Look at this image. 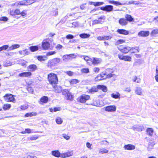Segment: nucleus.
I'll return each mask as SVG.
<instances>
[{"label":"nucleus","mask_w":158,"mask_h":158,"mask_svg":"<svg viewBox=\"0 0 158 158\" xmlns=\"http://www.w3.org/2000/svg\"><path fill=\"white\" fill-rule=\"evenodd\" d=\"M48 78L50 83L52 85L53 84L57 83L58 79L56 74L52 73H50L48 74Z\"/></svg>","instance_id":"f257e3e1"},{"label":"nucleus","mask_w":158,"mask_h":158,"mask_svg":"<svg viewBox=\"0 0 158 158\" xmlns=\"http://www.w3.org/2000/svg\"><path fill=\"white\" fill-rule=\"evenodd\" d=\"M61 62L60 58H55L49 60L47 63V66L48 68H52L53 67L57 65Z\"/></svg>","instance_id":"f03ea898"},{"label":"nucleus","mask_w":158,"mask_h":158,"mask_svg":"<svg viewBox=\"0 0 158 158\" xmlns=\"http://www.w3.org/2000/svg\"><path fill=\"white\" fill-rule=\"evenodd\" d=\"M118 48L119 50L124 53H127L131 50V48L129 46H123L121 45Z\"/></svg>","instance_id":"7ed1b4c3"},{"label":"nucleus","mask_w":158,"mask_h":158,"mask_svg":"<svg viewBox=\"0 0 158 158\" xmlns=\"http://www.w3.org/2000/svg\"><path fill=\"white\" fill-rule=\"evenodd\" d=\"M5 100L7 102H15V99L14 98L13 95L11 94H7L4 97Z\"/></svg>","instance_id":"20e7f679"},{"label":"nucleus","mask_w":158,"mask_h":158,"mask_svg":"<svg viewBox=\"0 0 158 158\" xmlns=\"http://www.w3.org/2000/svg\"><path fill=\"white\" fill-rule=\"evenodd\" d=\"M89 95H83L79 98L77 100L81 103H85L86 100L89 99Z\"/></svg>","instance_id":"39448f33"},{"label":"nucleus","mask_w":158,"mask_h":158,"mask_svg":"<svg viewBox=\"0 0 158 158\" xmlns=\"http://www.w3.org/2000/svg\"><path fill=\"white\" fill-rule=\"evenodd\" d=\"M107 77V75L104 73H102L100 74H99L95 77V81H99L103 80L105 79Z\"/></svg>","instance_id":"423d86ee"},{"label":"nucleus","mask_w":158,"mask_h":158,"mask_svg":"<svg viewBox=\"0 0 158 158\" xmlns=\"http://www.w3.org/2000/svg\"><path fill=\"white\" fill-rule=\"evenodd\" d=\"M42 46L43 49L47 50L50 47V44L49 42L44 40L42 42Z\"/></svg>","instance_id":"0eeeda50"},{"label":"nucleus","mask_w":158,"mask_h":158,"mask_svg":"<svg viewBox=\"0 0 158 158\" xmlns=\"http://www.w3.org/2000/svg\"><path fill=\"white\" fill-rule=\"evenodd\" d=\"M149 34V31H142L139 32L138 34L139 36L146 37Z\"/></svg>","instance_id":"6e6552de"},{"label":"nucleus","mask_w":158,"mask_h":158,"mask_svg":"<svg viewBox=\"0 0 158 158\" xmlns=\"http://www.w3.org/2000/svg\"><path fill=\"white\" fill-rule=\"evenodd\" d=\"M27 69L30 72H34L37 69V66L35 64H31L27 67Z\"/></svg>","instance_id":"1a4fd4ad"},{"label":"nucleus","mask_w":158,"mask_h":158,"mask_svg":"<svg viewBox=\"0 0 158 158\" xmlns=\"http://www.w3.org/2000/svg\"><path fill=\"white\" fill-rule=\"evenodd\" d=\"M73 154V152L72 151L68 152L61 154L60 157L62 158H65L69 157L72 156Z\"/></svg>","instance_id":"9d476101"},{"label":"nucleus","mask_w":158,"mask_h":158,"mask_svg":"<svg viewBox=\"0 0 158 158\" xmlns=\"http://www.w3.org/2000/svg\"><path fill=\"white\" fill-rule=\"evenodd\" d=\"M53 90L56 93H60L62 91V87L60 86L55 85L53 86Z\"/></svg>","instance_id":"9b49d317"},{"label":"nucleus","mask_w":158,"mask_h":158,"mask_svg":"<svg viewBox=\"0 0 158 158\" xmlns=\"http://www.w3.org/2000/svg\"><path fill=\"white\" fill-rule=\"evenodd\" d=\"M10 14L11 15H20V11L19 9H16L15 10H12L10 12Z\"/></svg>","instance_id":"f8f14e48"},{"label":"nucleus","mask_w":158,"mask_h":158,"mask_svg":"<svg viewBox=\"0 0 158 158\" xmlns=\"http://www.w3.org/2000/svg\"><path fill=\"white\" fill-rule=\"evenodd\" d=\"M93 58V64L96 65L101 63L102 61V60L100 58L97 57H92Z\"/></svg>","instance_id":"ddd939ff"},{"label":"nucleus","mask_w":158,"mask_h":158,"mask_svg":"<svg viewBox=\"0 0 158 158\" xmlns=\"http://www.w3.org/2000/svg\"><path fill=\"white\" fill-rule=\"evenodd\" d=\"M109 3L114 4L115 5L118 6L119 5L123 6L126 5V3L125 2L121 3L118 1H110Z\"/></svg>","instance_id":"4468645a"},{"label":"nucleus","mask_w":158,"mask_h":158,"mask_svg":"<svg viewBox=\"0 0 158 158\" xmlns=\"http://www.w3.org/2000/svg\"><path fill=\"white\" fill-rule=\"evenodd\" d=\"M144 127L142 126H137L135 127H132L131 129L134 131H142Z\"/></svg>","instance_id":"2eb2a0df"},{"label":"nucleus","mask_w":158,"mask_h":158,"mask_svg":"<svg viewBox=\"0 0 158 158\" xmlns=\"http://www.w3.org/2000/svg\"><path fill=\"white\" fill-rule=\"evenodd\" d=\"M31 73L30 72H25L20 73L19 74V76L22 77H27L31 76Z\"/></svg>","instance_id":"dca6fc26"},{"label":"nucleus","mask_w":158,"mask_h":158,"mask_svg":"<svg viewBox=\"0 0 158 158\" xmlns=\"http://www.w3.org/2000/svg\"><path fill=\"white\" fill-rule=\"evenodd\" d=\"M124 148L126 150H132L135 149V146L133 145L128 144L125 145L124 146Z\"/></svg>","instance_id":"f3484780"},{"label":"nucleus","mask_w":158,"mask_h":158,"mask_svg":"<svg viewBox=\"0 0 158 158\" xmlns=\"http://www.w3.org/2000/svg\"><path fill=\"white\" fill-rule=\"evenodd\" d=\"M117 32L120 34L124 35H127L129 34L128 31L123 29H118Z\"/></svg>","instance_id":"a211bd4d"},{"label":"nucleus","mask_w":158,"mask_h":158,"mask_svg":"<svg viewBox=\"0 0 158 158\" xmlns=\"http://www.w3.org/2000/svg\"><path fill=\"white\" fill-rule=\"evenodd\" d=\"M119 23L122 26H125L127 24L128 22L126 19L124 18L120 19L119 21Z\"/></svg>","instance_id":"6ab92c4d"},{"label":"nucleus","mask_w":158,"mask_h":158,"mask_svg":"<svg viewBox=\"0 0 158 158\" xmlns=\"http://www.w3.org/2000/svg\"><path fill=\"white\" fill-rule=\"evenodd\" d=\"M146 132L147 135L152 136L153 135L154 130L152 128H148L146 129Z\"/></svg>","instance_id":"aec40b11"},{"label":"nucleus","mask_w":158,"mask_h":158,"mask_svg":"<svg viewBox=\"0 0 158 158\" xmlns=\"http://www.w3.org/2000/svg\"><path fill=\"white\" fill-rule=\"evenodd\" d=\"M135 93L137 95H142V89L140 87H137L135 90Z\"/></svg>","instance_id":"412c9836"},{"label":"nucleus","mask_w":158,"mask_h":158,"mask_svg":"<svg viewBox=\"0 0 158 158\" xmlns=\"http://www.w3.org/2000/svg\"><path fill=\"white\" fill-rule=\"evenodd\" d=\"M19 54L25 56L26 55H28L29 54V52L28 51L27 49H25L22 51H20L19 52Z\"/></svg>","instance_id":"4be33fe9"},{"label":"nucleus","mask_w":158,"mask_h":158,"mask_svg":"<svg viewBox=\"0 0 158 158\" xmlns=\"http://www.w3.org/2000/svg\"><path fill=\"white\" fill-rule=\"evenodd\" d=\"M125 17L126 18V19L127 22L128 21L130 22H131L134 21V18H133L130 15L126 14L125 15Z\"/></svg>","instance_id":"5701e85b"},{"label":"nucleus","mask_w":158,"mask_h":158,"mask_svg":"<svg viewBox=\"0 0 158 158\" xmlns=\"http://www.w3.org/2000/svg\"><path fill=\"white\" fill-rule=\"evenodd\" d=\"M52 155L56 157H59L60 156V153L59 151H53L52 152Z\"/></svg>","instance_id":"b1692460"},{"label":"nucleus","mask_w":158,"mask_h":158,"mask_svg":"<svg viewBox=\"0 0 158 158\" xmlns=\"http://www.w3.org/2000/svg\"><path fill=\"white\" fill-rule=\"evenodd\" d=\"M97 39L99 40H109V36H99L97 37Z\"/></svg>","instance_id":"393cba45"},{"label":"nucleus","mask_w":158,"mask_h":158,"mask_svg":"<svg viewBox=\"0 0 158 158\" xmlns=\"http://www.w3.org/2000/svg\"><path fill=\"white\" fill-rule=\"evenodd\" d=\"M111 96L112 97L115 99L120 98V94L118 92H116L112 94Z\"/></svg>","instance_id":"a878e982"},{"label":"nucleus","mask_w":158,"mask_h":158,"mask_svg":"<svg viewBox=\"0 0 158 158\" xmlns=\"http://www.w3.org/2000/svg\"><path fill=\"white\" fill-rule=\"evenodd\" d=\"M97 88L98 89L102 90L103 92H105L107 91V88L103 85H98Z\"/></svg>","instance_id":"bb28decb"},{"label":"nucleus","mask_w":158,"mask_h":158,"mask_svg":"<svg viewBox=\"0 0 158 158\" xmlns=\"http://www.w3.org/2000/svg\"><path fill=\"white\" fill-rule=\"evenodd\" d=\"M79 36L82 38L86 39L89 38L90 36V35L87 33H84L80 34Z\"/></svg>","instance_id":"cd10ccee"},{"label":"nucleus","mask_w":158,"mask_h":158,"mask_svg":"<svg viewBox=\"0 0 158 158\" xmlns=\"http://www.w3.org/2000/svg\"><path fill=\"white\" fill-rule=\"evenodd\" d=\"M20 46L19 44H14L9 48V50H11L19 48Z\"/></svg>","instance_id":"c85d7f7f"},{"label":"nucleus","mask_w":158,"mask_h":158,"mask_svg":"<svg viewBox=\"0 0 158 158\" xmlns=\"http://www.w3.org/2000/svg\"><path fill=\"white\" fill-rule=\"evenodd\" d=\"M62 58L63 60L66 62L68 61L69 60H71L69 54L64 55Z\"/></svg>","instance_id":"c756f323"},{"label":"nucleus","mask_w":158,"mask_h":158,"mask_svg":"<svg viewBox=\"0 0 158 158\" xmlns=\"http://www.w3.org/2000/svg\"><path fill=\"white\" fill-rule=\"evenodd\" d=\"M37 59L39 60L42 61L46 60L47 58L46 56H39L37 57Z\"/></svg>","instance_id":"7c9ffc66"},{"label":"nucleus","mask_w":158,"mask_h":158,"mask_svg":"<svg viewBox=\"0 0 158 158\" xmlns=\"http://www.w3.org/2000/svg\"><path fill=\"white\" fill-rule=\"evenodd\" d=\"M26 6L30 5L37 2L36 0H26Z\"/></svg>","instance_id":"2f4dec72"},{"label":"nucleus","mask_w":158,"mask_h":158,"mask_svg":"<svg viewBox=\"0 0 158 158\" xmlns=\"http://www.w3.org/2000/svg\"><path fill=\"white\" fill-rule=\"evenodd\" d=\"M48 100V98L47 96H44L40 99V101L43 103H47Z\"/></svg>","instance_id":"473e14b6"},{"label":"nucleus","mask_w":158,"mask_h":158,"mask_svg":"<svg viewBox=\"0 0 158 158\" xmlns=\"http://www.w3.org/2000/svg\"><path fill=\"white\" fill-rule=\"evenodd\" d=\"M65 97L67 100L72 101L73 99V97L69 92Z\"/></svg>","instance_id":"72a5a7b5"},{"label":"nucleus","mask_w":158,"mask_h":158,"mask_svg":"<svg viewBox=\"0 0 158 158\" xmlns=\"http://www.w3.org/2000/svg\"><path fill=\"white\" fill-rule=\"evenodd\" d=\"M155 144V143L153 142H150L149 143L148 146V150H150L151 149H152L154 145Z\"/></svg>","instance_id":"f704fd0d"},{"label":"nucleus","mask_w":158,"mask_h":158,"mask_svg":"<svg viewBox=\"0 0 158 158\" xmlns=\"http://www.w3.org/2000/svg\"><path fill=\"white\" fill-rule=\"evenodd\" d=\"M116 107L114 105L109 106V112H114L116 111Z\"/></svg>","instance_id":"c9c22d12"},{"label":"nucleus","mask_w":158,"mask_h":158,"mask_svg":"<svg viewBox=\"0 0 158 158\" xmlns=\"http://www.w3.org/2000/svg\"><path fill=\"white\" fill-rule=\"evenodd\" d=\"M12 64V63L9 60H7L4 62L3 63V66L5 67H8L11 66Z\"/></svg>","instance_id":"e433bc0d"},{"label":"nucleus","mask_w":158,"mask_h":158,"mask_svg":"<svg viewBox=\"0 0 158 158\" xmlns=\"http://www.w3.org/2000/svg\"><path fill=\"white\" fill-rule=\"evenodd\" d=\"M116 77V76L114 74L109 73V78L110 80H112L113 81H114L115 80Z\"/></svg>","instance_id":"4c0bfd02"},{"label":"nucleus","mask_w":158,"mask_h":158,"mask_svg":"<svg viewBox=\"0 0 158 158\" xmlns=\"http://www.w3.org/2000/svg\"><path fill=\"white\" fill-rule=\"evenodd\" d=\"M37 114L35 112L28 113L26 114L25 116L26 117H31L33 116H35Z\"/></svg>","instance_id":"58836bf2"},{"label":"nucleus","mask_w":158,"mask_h":158,"mask_svg":"<svg viewBox=\"0 0 158 158\" xmlns=\"http://www.w3.org/2000/svg\"><path fill=\"white\" fill-rule=\"evenodd\" d=\"M30 50L32 52H34L38 50V48L37 46H31L30 47Z\"/></svg>","instance_id":"ea45409f"},{"label":"nucleus","mask_w":158,"mask_h":158,"mask_svg":"<svg viewBox=\"0 0 158 158\" xmlns=\"http://www.w3.org/2000/svg\"><path fill=\"white\" fill-rule=\"evenodd\" d=\"M31 130L30 129H26L25 131H23L21 132L22 134L30 133H31Z\"/></svg>","instance_id":"a19ab883"},{"label":"nucleus","mask_w":158,"mask_h":158,"mask_svg":"<svg viewBox=\"0 0 158 158\" xmlns=\"http://www.w3.org/2000/svg\"><path fill=\"white\" fill-rule=\"evenodd\" d=\"M56 123L58 124H61L62 122L63 121L61 118L60 117H57L56 119Z\"/></svg>","instance_id":"79ce46f5"},{"label":"nucleus","mask_w":158,"mask_h":158,"mask_svg":"<svg viewBox=\"0 0 158 158\" xmlns=\"http://www.w3.org/2000/svg\"><path fill=\"white\" fill-rule=\"evenodd\" d=\"M9 46L8 45H5L0 47V52L5 50L8 49Z\"/></svg>","instance_id":"37998d69"},{"label":"nucleus","mask_w":158,"mask_h":158,"mask_svg":"<svg viewBox=\"0 0 158 158\" xmlns=\"http://www.w3.org/2000/svg\"><path fill=\"white\" fill-rule=\"evenodd\" d=\"M131 60V56H124L123 60L125 61H130Z\"/></svg>","instance_id":"c03bdc74"},{"label":"nucleus","mask_w":158,"mask_h":158,"mask_svg":"<svg viewBox=\"0 0 158 158\" xmlns=\"http://www.w3.org/2000/svg\"><path fill=\"white\" fill-rule=\"evenodd\" d=\"M11 106L9 104H4L3 108L4 110H6L7 109H9L10 107Z\"/></svg>","instance_id":"a18cd8bd"},{"label":"nucleus","mask_w":158,"mask_h":158,"mask_svg":"<svg viewBox=\"0 0 158 158\" xmlns=\"http://www.w3.org/2000/svg\"><path fill=\"white\" fill-rule=\"evenodd\" d=\"M70 60L75 58L77 56V53H73L69 54Z\"/></svg>","instance_id":"49530a36"},{"label":"nucleus","mask_w":158,"mask_h":158,"mask_svg":"<svg viewBox=\"0 0 158 158\" xmlns=\"http://www.w3.org/2000/svg\"><path fill=\"white\" fill-rule=\"evenodd\" d=\"M82 73H89V70L88 68H83L81 70Z\"/></svg>","instance_id":"de8ad7c7"},{"label":"nucleus","mask_w":158,"mask_h":158,"mask_svg":"<svg viewBox=\"0 0 158 158\" xmlns=\"http://www.w3.org/2000/svg\"><path fill=\"white\" fill-rule=\"evenodd\" d=\"M79 81L76 79H73L71 80L70 81L71 84L73 85L76 84Z\"/></svg>","instance_id":"09e8293b"},{"label":"nucleus","mask_w":158,"mask_h":158,"mask_svg":"<svg viewBox=\"0 0 158 158\" xmlns=\"http://www.w3.org/2000/svg\"><path fill=\"white\" fill-rule=\"evenodd\" d=\"M125 40H123L120 39L118 40L116 42V44L117 45L119 44H121L124 43Z\"/></svg>","instance_id":"8fccbe9b"},{"label":"nucleus","mask_w":158,"mask_h":158,"mask_svg":"<svg viewBox=\"0 0 158 158\" xmlns=\"http://www.w3.org/2000/svg\"><path fill=\"white\" fill-rule=\"evenodd\" d=\"M102 10L109 11V5H107L105 7H102L101 8Z\"/></svg>","instance_id":"3c124183"},{"label":"nucleus","mask_w":158,"mask_h":158,"mask_svg":"<svg viewBox=\"0 0 158 158\" xmlns=\"http://www.w3.org/2000/svg\"><path fill=\"white\" fill-rule=\"evenodd\" d=\"M94 3V6H98L103 5L104 4L103 2H97Z\"/></svg>","instance_id":"603ef678"},{"label":"nucleus","mask_w":158,"mask_h":158,"mask_svg":"<svg viewBox=\"0 0 158 158\" xmlns=\"http://www.w3.org/2000/svg\"><path fill=\"white\" fill-rule=\"evenodd\" d=\"M93 58L92 57V58H90V59L87 61V64L89 65H93Z\"/></svg>","instance_id":"864d4df0"},{"label":"nucleus","mask_w":158,"mask_h":158,"mask_svg":"<svg viewBox=\"0 0 158 158\" xmlns=\"http://www.w3.org/2000/svg\"><path fill=\"white\" fill-rule=\"evenodd\" d=\"M69 91L67 89H64L62 91V94L65 96L67 95Z\"/></svg>","instance_id":"5fc2aeb1"},{"label":"nucleus","mask_w":158,"mask_h":158,"mask_svg":"<svg viewBox=\"0 0 158 158\" xmlns=\"http://www.w3.org/2000/svg\"><path fill=\"white\" fill-rule=\"evenodd\" d=\"M56 53L55 51H51L47 53L46 56H49L55 54Z\"/></svg>","instance_id":"6e6d98bb"},{"label":"nucleus","mask_w":158,"mask_h":158,"mask_svg":"<svg viewBox=\"0 0 158 158\" xmlns=\"http://www.w3.org/2000/svg\"><path fill=\"white\" fill-rule=\"evenodd\" d=\"M104 16L102 17H101L98 19V20H99V22H100V24H102L103 22L104 21Z\"/></svg>","instance_id":"4d7b16f0"},{"label":"nucleus","mask_w":158,"mask_h":158,"mask_svg":"<svg viewBox=\"0 0 158 158\" xmlns=\"http://www.w3.org/2000/svg\"><path fill=\"white\" fill-rule=\"evenodd\" d=\"M8 20V18L6 17H2L0 18V20L1 21H3L6 22Z\"/></svg>","instance_id":"13d9d810"},{"label":"nucleus","mask_w":158,"mask_h":158,"mask_svg":"<svg viewBox=\"0 0 158 158\" xmlns=\"http://www.w3.org/2000/svg\"><path fill=\"white\" fill-rule=\"evenodd\" d=\"M19 5H20L19 1L16 2L14 3H13L12 4H11V6H15L17 7H18Z\"/></svg>","instance_id":"bf43d9fd"},{"label":"nucleus","mask_w":158,"mask_h":158,"mask_svg":"<svg viewBox=\"0 0 158 158\" xmlns=\"http://www.w3.org/2000/svg\"><path fill=\"white\" fill-rule=\"evenodd\" d=\"M20 5L26 6V0H23L21 1H19Z\"/></svg>","instance_id":"052dcab7"},{"label":"nucleus","mask_w":158,"mask_h":158,"mask_svg":"<svg viewBox=\"0 0 158 158\" xmlns=\"http://www.w3.org/2000/svg\"><path fill=\"white\" fill-rule=\"evenodd\" d=\"M28 108V105H24L21 106L20 108L23 110H24Z\"/></svg>","instance_id":"680f3d73"},{"label":"nucleus","mask_w":158,"mask_h":158,"mask_svg":"<svg viewBox=\"0 0 158 158\" xmlns=\"http://www.w3.org/2000/svg\"><path fill=\"white\" fill-rule=\"evenodd\" d=\"M138 78L137 76H135L134 77V78L133 79V81L134 82H136L137 83H139L140 82V80L139 79V80H137L136 81V80H137Z\"/></svg>","instance_id":"e2e57ef3"},{"label":"nucleus","mask_w":158,"mask_h":158,"mask_svg":"<svg viewBox=\"0 0 158 158\" xmlns=\"http://www.w3.org/2000/svg\"><path fill=\"white\" fill-rule=\"evenodd\" d=\"M158 34V29L154 30L152 32V34L154 35Z\"/></svg>","instance_id":"0e129e2a"},{"label":"nucleus","mask_w":158,"mask_h":158,"mask_svg":"<svg viewBox=\"0 0 158 158\" xmlns=\"http://www.w3.org/2000/svg\"><path fill=\"white\" fill-rule=\"evenodd\" d=\"M27 14V10H24L21 12H20V15L22 16H24L26 15Z\"/></svg>","instance_id":"69168bd1"},{"label":"nucleus","mask_w":158,"mask_h":158,"mask_svg":"<svg viewBox=\"0 0 158 158\" xmlns=\"http://www.w3.org/2000/svg\"><path fill=\"white\" fill-rule=\"evenodd\" d=\"M100 69L98 68V67H95L93 69V71L96 73H98Z\"/></svg>","instance_id":"338daca9"},{"label":"nucleus","mask_w":158,"mask_h":158,"mask_svg":"<svg viewBox=\"0 0 158 158\" xmlns=\"http://www.w3.org/2000/svg\"><path fill=\"white\" fill-rule=\"evenodd\" d=\"M74 36L72 35H68L66 36V38L67 39H72L73 38Z\"/></svg>","instance_id":"774afa93"}]
</instances>
